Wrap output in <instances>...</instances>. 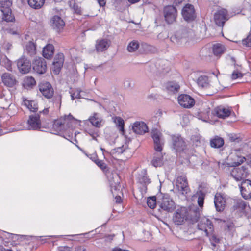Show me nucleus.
Here are the masks:
<instances>
[{"label": "nucleus", "instance_id": "obj_20", "mask_svg": "<svg viewBox=\"0 0 251 251\" xmlns=\"http://www.w3.org/2000/svg\"><path fill=\"white\" fill-rule=\"evenodd\" d=\"M64 61V56L63 53H59L55 56L53 62V72L55 74H58L60 72Z\"/></svg>", "mask_w": 251, "mask_h": 251}, {"label": "nucleus", "instance_id": "obj_27", "mask_svg": "<svg viewBox=\"0 0 251 251\" xmlns=\"http://www.w3.org/2000/svg\"><path fill=\"white\" fill-rule=\"evenodd\" d=\"M23 103L31 112H35L38 110V104L35 100H30L23 98Z\"/></svg>", "mask_w": 251, "mask_h": 251}, {"label": "nucleus", "instance_id": "obj_10", "mask_svg": "<svg viewBox=\"0 0 251 251\" xmlns=\"http://www.w3.org/2000/svg\"><path fill=\"white\" fill-rule=\"evenodd\" d=\"M176 185L178 190L183 195H186L190 192V188L186 176H179L176 179Z\"/></svg>", "mask_w": 251, "mask_h": 251}, {"label": "nucleus", "instance_id": "obj_8", "mask_svg": "<svg viewBox=\"0 0 251 251\" xmlns=\"http://www.w3.org/2000/svg\"><path fill=\"white\" fill-rule=\"evenodd\" d=\"M184 19L187 22H191L196 17L194 6L190 4H187L183 8L181 12Z\"/></svg>", "mask_w": 251, "mask_h": 251}, {"label": "nucleus", "instance_id": "obj_39", "mask_svg": "<svg viewBox=\"0 0 251 251\" xmlns=\"http://www.w3.org/2000/svg\"><path fill=\"white\" fill-rule=\"evenodd\" d=\"M166 88L168 91L171 92H177L180 88L179 85L174 82H170L167 83Z\"/></svg>", "mask_w": 251, "mask_h": 251}, {"label": "nucleus", "instance_id": "obj_13", "mask_svg": "<svg viewBox=\"0 0 251 251\" xmlns=\"http://www.w3.org/2000/svg\"><path fill=\"white\" fill-rule=\"evenodd\" d=\"M242 197L245 199L251 198V181L249 179L243 180L240 186Z\"/></svg>", "mask_w": 251, "mask_h": 251}, {"label": "nucleus", "instance_id": "obj_53", "mask_svg": "<svg viewBox=\"0 0 251 251\" xmlns=\"http://www.w3.org/2000/svg\"><path fill=\"white\" fill-rule=\"evenodd\" d=\"M58 251H72V249L68 246H61L58 248Z\"/></svg>", "mask_w": 251, "mask_h": 251}, {"label": "nucleus", "instance_id": "obj_63", "mask_svg": "<svg viewBox=\"0 0 251 251\" xmlns=\"http://www.w3.org/2000/svg\"><path fill=\"white\" fill-rule=\"evenodd\" d=\"M6 249L3 248V246H0V251H6Z\"/></svg>", "mask_w": 251, "mask_h": 251}, {"label": "nucleus", "instance_id": "obj_6", "mask_svg": "<svg viewBox=\"0 0 251 251\" xmlns=\"http://www.w3.org/2000/svg\"><path fill=\"white\" fill-rule=\"evenodd\" d=\"M188 212L186 207H181L178 209L173 216V220L174 223L180 225L187 219Z\"/></svg>", "mask_w": 251, "mask_h": 251}, {"label": "nucleus", "instance_id": "obj_64", "mask_svg": "<svg viewBox=\"0 0 251 251\" xmlns=\"http://www.w3.org/2000/svg\"><path fill=\"white\" fill-rule=\"evenodd\" d=\"M230 59H231V60L232 62L233 63L235 64V62H236V60H235V58L234 57H231Z\"/></svg>", "mask_w": 251, "mask_h": 251}, {"label": "nucleus", "instance_id": "obj_62", "mask_svg": "<svg viewBox=\"0 0 251 251\" xmlns=\"http://www.w3.org/2000/svg\"><path fill=\"white\" fill-rule=\"evenodd\" d=\"M194 211H196V217L198 216V215H200L199 209L198 208H196L194 210Z\"/></svg>", "mask_w": 251, "mask_h": 251}, {"label": "nucleus", "instance_id": "obj_18", "mask_svg": "<svg viewBox=\"0 0 251 251\" xmlns=\"http://www.w3.org/2000/svg\"><path fill=\"white\" fill-rule=\"evenodd\" d=\"M247 169L244 166L241 167L234 168L231 174L232 176L236 181H241L244 178L246 177Z\"/></svg>", "mask_w": 251, "mask_h": 251}, {"label": "nucleus", "instance_id": "obj_19", "mask_svg": "<svg viewBox=\"0 0 251 251\" xmlns=\"http://www.w3.org/2000/svg\"><path fill=\"white\" fill-rule=\"evenodd\" d=\"M51 27L57 32L62 29L65 26V22L59 16H54L50 20Z\"/></svg>", "mask_w": 251, "mask_h": 251}, {"label": "nucleus", "instance_id": "obj_45", "mask_svg": "<svg viewBox=\"0 0 251 251\" xmlns=\"http://www.w3.org/2000/svg\"><path fill=\"white\" fill-rule=\"evenodd\" d=\"M148 206L151 209H153L156 204V197L152 196L148 199L147 201Z\"/></svg>", "mask_w": 251, "mask_h": 251}, {"label": "nucleus", "instance_id": "obj_30", "mask_svg": "<svg viewBox=\"0 0 251 251\" xmlns=\"http://www.w3.org/2000/svg\"><path fill=\"white\" fill-rule=\"evenodd\" d=\"M137 179L140 183L144 185H147L150 183V180L147 176V172L145 170H143L138 174Z\"/></svg>", "mask_w": 251, "mask_h": 251}, {"label": "nucleus", "instance_id": "obj_14", "mask_svg": "<svg viewBox=\"0 0 251 251\" xmlns=\"http://www.w3.org/2000/svg\"><path fill=\"white\" fill-rule=\"evenodd\" d=\"M160 207L164 210L171 212L175 208V203L167 195H164L160 202Z\"/></svg>", "mask_w": 251, "mask_h": 251}, {"label": "nucleus", "instance_id": "obj_52", "mask_svg": "<svg viewBox=\"0 0 251 251\" xmlns=\"http://www.w3.org/2000/svg\"><path fill=\"white\" fill-rule=\"evenodd\" d=\"M72 8L74 10V12L77 14H81V8L78 6V5L75 3L74 4L72 7Z\"/></svg>", "mask_w": 251, "mask_h": 251}, {"label": "nucleus", "instance_id": "obj_58", "mask_svg": "<svg viewBox=\"0 0 251 251\" xmlns=\"http://www.w3.org/2000/svg\"><path fill=\"white\" fill-rule=\"evenodd\" d=\"M115 199L116 202L117 203H120L121 202L122 200H121V198L120 196H117L115 197Z\"/></svg>", "mask_w": 251, "mask_h": 251}, {"label": "nucleus", "instance_id": "obj_7", "mask_svg": "<svg viewBox=\"0 0 251 251\" xmlns=\"http://www.w3.org/2000/svg\"><path fill=\"white\" fill-rule=\"evenodd\" d=\"M163 12L165 20L168 24H172L176 20L177 11L174 6L165 7Z\"/></svg>", "mask_w": 251, "mask_h": 251}, {"label": "nucleus", "instance_id": "obj_46", "mask_svg": "<svg viewBox=\"0 0 251 251\" xmlns=\"http://www.w3.org/2000/svg\"><path fill=\"white\" fill-rule=\"evenodd\" d=\"M116 125L119 126V129L121 131H124V120L121 117H116L115 120Z\"/></svg>", "mask_w": 251, "mask_h": 251}, {"label": "nucleus", "instance_id": "obj_44", "mask_svg": "<svg viewBox=\"0 0 251 251\" xmlns=\"http://www.w3.org/2000/svg\"><path fill=\"white\" fill-rule=\"evenodd\" d=\"M191 140L194 144L196 146H200L202 142V138L200 135H193Z\"/></svg>", "mask_w": 251, "mask_h": 251}, {"label": "nucleus", "instance_id": "obj_49", "mask_svg": "<svg viewBox=\"0 0 251 251\" xmlns=\"http://www.w3.org/2000/svg\"><path fill=\"white\" fill-rule=\"evenodd\" d=\"M242 44L246 46H251V33L242 40Z\"/></svg>", "mask_w": 251, "mask_h": 251}, {"label": "nucleus", "instance_id": "obj_32", "mask_svg": "<svg viewBox=\"0 0 251 251\" xmlns=\"http://www.w3.org/2000/svg\"><path fill=\"white\" fill-rule=\"evenodd\" d=\"M224 144V139L218 136H216L210 140V145L212 148H219L222 147Z\"/></svg>", "mask_w": 251, "mask_h": 251}, {"label": "nucleus", "instance_id": "obj_25", "mask_svg": "<svg viewBox=\"0 0 251 251\" xmlns=\"http://www.w3.org/2000/svg\"><path fill=\"white\" fill-rule=\"evenodd\" d=\"M89 121L96 127L100 128L102 126L103 119L98 113H94L93 116L89 118Z\"/></svg>", "mask_w": 251, "mask_h": 251}, {"label": "nucleus", "instance_id": "obj_36", "mask_svg": "<svg viewBox=\"0 0 251 251\" xmlns=\"http://www.w3.org/2000/svg\"><path fill=\"white\" fill-rule=\"evenodd\" d=\"M198 85L202 88H207L210 85L208 77L206 76H201L197 80Z\"/></svg>", "mask_w": 251, "mask_h": 251}, {"label": "nucleus", "instance_id": "obj_54", "mask_svg": "<svg viewBox=\"0 0 251 251\" xmlns=\"http://www.w3.org/2000/svg\"><path fill=\"white\" fill-rule=\"evenodd\" d=\"M88 133L92 137L93 139L97 140V137L98 136L97 132L89 131Z\"/></svg>", "mask_w": 251, "mask_h": 251}, {"label": "nucleus", "instance_id": "obj_9", "mask_svg": "<svg viewBox=\"0 0 251 251\" xmlns=\"http://www.w3.org/2000/svg\"><path fill=\"white\" fill-rule=\"evenodd\" d=\"M199 230L203 231L206 236H208L209 234L213 231V225L210 220L206 217H203L198 224Z\"/></svg>", "mask_w": 251, "mask_h": 251}, {"label": "nucleus", "instance_id": "obj_24", "mask_svg": "<svg viewBox=\"0 0 251 251\" xmlns=\"http://www.w3.org/2000/svg\"><path fill=\"white\" fill-rule=\"evenodd\" d=\"M214 112L219 118L224 119L230 115L231 111L228 108L220 106L214 109Z\"/></svg>", "mask_w": 251, "mask_h": 251}, {"label": "nucleus", "instance_id": "obj_47", "mask_svg": "<svg viewBox=\"0 0 251 251\" xmlns=\"http://www.w3.org/2000/svg\"><path fill=\"white\" fill-rule=\"evenodd\" d=\"M95 163L102 170H105L106 169V165L103 161L98 159L94 160Z\"/></svg>", "mask_w": 251, "mask_h": 251}, {"label": "nucleus", "instance_id": "obj_60", "mask_svg": "<svg viewBox=\"0 0 251 251\" xmlns=\"http://www.w3.org/2000/svg\"><path fill=\"white\" fill-rule=\"evenodd\" d=\"M40 113H41V112H40ZM42 113L45 114H47L48 113H49V109L48 108H45L42 111Z\"/></svg>", "mask_w": 251, "mask_h": 251}, {"label": "nucleus", "instance_id": "obj_48", "mask_svg": "<svg viewBox=\"0 0 251 251\" xmlns=\"http://www.w3.org/2000/svg\"><path fill=\"white\" fill-rule=\"evenodd\" d=\"M210 240L212 246L215 247L216 244L220 242V239L215 235H212L210 237Z\"/></svg>", "mask_w": 251, "mask_h": 251}, {"label": "nucleus", "instance_id": "obj_34", "mask_svg": "<svg viewBox=\"0 0 251 251\" xmlns=\"http://www.w3.org/2000/svg\"><path fill=\"white\" fill-rule=\"evenodd\" d=\"M225 47L221 44H216L213 46V52L215 56L221 55L225 51Z\"/></svg>", "mask_w": 251, "mask_h": 251}, {"label": "nucleus", "instance_id": "obj_2", "mask_svg": "<svg viewBox=\"0 0 251 251\" xmlns=\"http://www.w3.org/2000/svg\"><path fill=\"white\" fill-rule=\"evenodd\" d=\"M229 18L228 11L224 8L217 10L214 15V21L215 24L220 27H223L225 22Z\"/></svg>", "mask_w": 251, "mask_h": 251}, {"label": "nucleus", "instance_id": "obj_16", "mask_svg": "<svg viewBox=\"0 0 251 251\" xmlns=\"http://www.w3.org/2000/svg\"><path fill=\"white\" fill-rule=\"evenodd\" d=\"M187 37V31L183 29L177 31L174 35L171 37L170 39L174 43L179 44L186 41Z\"/></svg>", "mask_w": 251, "mask_h": 251}, {"label": "nucleus", "instance_id": "obj_11", "mask_svg": "<svg viewBox=\"0 0 251 251\" xmlns=\"http://www.w3.org/2000/svg\"><path fill=\"white\" fill-rule=\"evenodd\" d=\"M39 89L43 96L47 99L52 98L54 90L51 85L48 82H42L39 84Z\"/></svg>", "mask_w": 251, "mask_h": 251}, {"label": "nucleus", "instance_id": "obj_56", "mask_svg": "<svg viewBox=\"0 0 251 251\" xmlns=\"http://www.w3.org/2000/svg\"><path fill=\"white\" fill-rule=\"evenodd\" d=\"M100 6H104L106 3V0H97Z\"/></svg>", "mask_w": 251, "mask_h": 251}, {"label": "nucleus", "instance_id": "obj_12", "mask_svg": "<svg viewBox=\"0 0 251 251\" xmlns=\"http://www.w3.org/2000/svg\"><path fill=\"white\" fill-rule=\"evenodd\" d=\"M178 103L185 108H190L192 107L195 103L194 99L187 94H181L178 97Z\"/></svg>", "mask_w": 251, "mask_h": 251}, {"label": "nucleus", "instance_id": "obj_3", "mask_svg": "<svg viewBox=\"0 0 251 251\" xmlns=\"http://www.w3.org/2000/svg\"><path fill=\"white\" fill-rule=\"evenodd\" d=\"M151 136L153 140L154 150L156 152H161L164 145V139L162 133L154 129L152 131Z\"/></svg>", "mask_w": 251, "mask_h": 251}, {"label": "nucleus", "instance_id": "obj_21", "mask_svg": "<svg viewBox=\"0 0 251 251\" xmlns=\"http://www.w3.org/2000/svg\"><path fill=\"white\" fill-rule=\"evenodd\" d=\"M133 131L137 134L142 135L148 131V128L146 124L143 122H136L132 126Z\"/></svg>", "mask_w": 251, "mask_h": 251}, {"label": "nucleus", "instance_id": "obj_37", "mask_svg": "<svg viewBox=\"0 0 251 251\" xmlns=\"http://www.w3.org/2000/svg\"><path fill=\"white\" fill-rule=\"evenodd\" d=\"M25 51L30 56L35 55L36 53V50L34 43L32 42H28L26 45Z\"/></svg>", "mask_w": 251, "mask_h": 251}, {"label": "nucleus", "instance_id": "obj_42", "mask_svg": "<svg viewBox=\"0 0 251 251\" xmlns=\"http://www.w3.org/2000/svg\"><path fill=\"white\" fill-rule=\"evenodd\" d=\"M139 47V43L137 41L130 42L127 46V50L130 52L135 51Z\"/></svg>", "mask_w": 251, "mask_h": 251}, {"label": "nucleus", "instance_id": "obj_33", "mask_svg": "<svg viewBox=\"0 0 251 251\" xmlns=\"http://www.w3.org/2000/svg\"><path fill=\"white\" fill-rule=\"evenodd\" d=\"M28 5L32 8L39 9L44 5L45 0H27Z\"/></svg>", "mask_w": 251, "mask_h": 251}, {"label": "nucleus", "instance_id": "obj_26", "mask_svg": "<svg viewBox=\"0 0 251 251\" xmlns=\"http://www.w3.org/2000/svg\"><path fill=\"white\" fill-rule=\"evenodd\" d=\"M2 80L4 85L8 87H12L16 83L15 78L9 73H4L2 75Z\"/></svg>", "mask_w": 251, "mask_h": 251}, {"label": "nucleus", "instance_id": "obj_29", "mask_svg": "<svg viewBox=\"0 0 251 251\" xmlns=\"http://www.w3.org/2000/svg\"><path fill=\"white\" fill-rule=\"evenodd\" d=\"M151 163L155 167L161 166L163 164V155L161 151L154 153Z\"/></svg>", "mask_w": 251, "mask_h": 251}, {"label": "nucleus", "instance_id": "obj_31", "mask_svg": "<svg viewBox=\"0 0 251 251\" xmlns=\"http://www.w3.org/2000/svg\"><path fill=\"white\" fill-rule=\"evenodd\" d=\"M35 84L36 81L32 76H26L23 80V85L27 89L32 88Z\"/></svg>", "mask_w": 251, "mask_h": 251}, {"label": "nucleus", "instance_id": "obj_38", "mask_svg": "<svg viewBox=\"0 0 251 251\" xmlns=\"http://www.w3.org/2000/svg\"><path fill=\"white\" fill-rule=\"evenodd\" d=\"M60 118L62 120L65 127H69L71 125L72 122L75 121V119L70 114L67 115H65L63 117H61Z\"/></svg>", "mask_w": 251, "mask_h": 251}, {"label": "nucleus", "instance_id": "obj_35", "mask_svg": "<svg viewBox=\"0 0 251 251\" xmlns=\"http://www.w3.org/2000/svg\"><path fill=\"white\" fill-rule=\"evenodd\" d=\"M246 207V203L242 200L237 199L234 200V204L233 205L234 210L242 211L245 209Z\"/></svg>", "mask_w": 251, "mask_h": 251}, {"label": "nucleus", "instance_id": "obj_1", "mask_svg": "<svg viewBox=\"0 0 251 251\" xmlns=\"http://www.w3.org/2000/svg\"><path fill=\"white\" fill-rule=\"evenodd\" d=\"M11 4L9 0H0V11L2 14V19L6 22H12L14 19L10 9Z\"/></svg>", "mask_w": 251, "mask_h": 251}, {"label": "nucleus", "instance_id": "obj_22", "mask_svg": "<svg viewBox=\"0 0 251 251\" xmlns=\"http://www.w3.org/2000/svg\"><path fill=\"white\" fill-rule=\"evenodd\" d=\"M214 204L217 211H223L225 208L226 200L220 194L217 193L215 196Z\"/></svg>", "mask_w": 251, "mask_h": 251}, {"label": "nucleus", "instance_id": "obj_40", "mask_svg": "<svg viewBox=\"0 0 251 251\" xmlns=\"http://www.w3.org/2000/svg\"><path fill=\"white\" fill-rule=\"evenodd\" d=\"M141 48L145 53H153L156 51L154 47L145 43L141 44Z\"/></svg>", "mask_w": 251, "mask_h": 251}, {"label": "nucleus", "instance_id": "obj_28", "mask_svg": "<svg viewBox=\"0 0 251 251\" xmlns=\"http://www.w3.org/2000/svg\"><path fill=\"white\" fill-rule=\"evenodd\" d=\"M54 51V46L52 44H47L46 46L43 48V55L45 58L50 59L52 56Z\"/></svg>", "mask_w": 251, "mask_h": 251}, {"label": "nucleus", "instance_id": "obj_50", "mask_svg": "<svg viewBox=\"0 0 251 251\" xmlns=\"http://www.w3.org/2000/svg\"><path fill=\"white\" fill-rule=\"evenodd\" d=\"M71 97L72 100H74L75 99L81 98L80 91L77 90L74 93H71Z\"/></svg>", "mask_w": 251, "mask_h": 251}, {"label": "nucleus", "instance_id": "obj_23", "mask_svg": "<svg viewBox=\"0 0 251 251\" xmlns=\"http://www.w3.org/2000/svg\"><path fill=\"white\" fill-rule=\"evenodd\" d=\"M110 41L106 39L98 40L95 44L97 52H102L107 50L110 45Z\"/></svg>", "mask_w": 251, "mask_h": 251}, {"label": "nucleus", "instance_id": "obj_41", "mask_svg": "<svg viewBox=\"0 0 251 251\" xmlns=\"http://www.w3.org/2000/svg\"><path fill=\"white\" fill-rule=\"evenodd\" d=\"M53 128L57 131H61L65 129V126L60 118L55 120L53 124Z\"/></svg>", "mask_w": 251, "mask_h": 251}, {"label": "nucleus", "instance_id": "obj_4", "mask_svg": "<svg viewBox=\"0 0 251 251\" xmlns=\"http://www.w3.org/2000/svg\"><path fill=\"white\" fill-rule=\"evenodd\" d=\"M27 129L28 130H40L41 122L40 119V115L38 114H32L29 116L26 122Z\"/></svg>", "mask_w": 251, "mask_h": 251}, {"label": "nucleus", "instance_id": "obj_57", "mask_svg": "<svg viewBox=\"0 0 251 251\" xmlns=\"http://www.w3.org/2000/svg\"><path fill=\"white\" fill-rule=\"evenodd\" d=\"M7 65L6 66V67L7 68V69L8 70H11L12 68H11V62L10 61H9L8 59H7Z\"/></svg>", "mask_w": 251, "mask_h": 251}, {"label": "nucleus", "instance_id": "obj_51", "mask_svg": "<svg viewBox=\"0 0 251 251\" xmlns=\"http://www.w3.org/2000/svg\"><path fill=\"white\" fill-rule=\"evenodd\" d=\"M242 74L237 71H234L231 75V78L232 79H236L238 78L242 77Z\"/></svg>", "mask_w": 251, "mask_h": 251}, {"label": "nucleus", "instance_id": "obj_55", "mask_svg": "<svg viewBox=\"0 0 251 251\" xmlns=\"http://www.w3.org/2000/svg\"><path fill=\"white\" fill-rule=\"evenodd\" d=\"M75 251H87L86 249L82 246H79L76 247L75 249Z\"/></svg>", "mask_w": 251, "mask_h": 251}, {"label": "nucleus", "instance_id": "obj_17", "mask_svg": "<svg viewBox=\"0 0 251 251\" xmlns=\"http://www.w3.org/2000/svg\"><path fill=\"white\" fill-rule=\"evenodd\" d=\"M33 69L38 74L45 73L47 69L46 61L41 58L36 59L33 64Z\"/></svg>", "mask_w": 251, "mask_h": 251}, {"label": "nucleus", "instance_id": "obj_15", "mask_svg": "<svg viewBox=\"0 0 251 251\" xmlns=\"http://www.w3.org/2000/svg\"><path fill=\"white\" fill-rule=\"evenodd\" d=\"M17 67L20 73H27L31 69L30 61L25 57H23L17 61Z\"/></svg>", "mask_w": 251, "mask_h": 251}, {"label": "nucleus", "instance_id": "obj_5", "mask_svg": "<svg viewBox=\"0 0 251 251\" xmlns=\"http://www.w3.org/2000/svg\"><path fill=\"white\" fill-rule=\"evenodd\" d=\"M172 147L177 152H180L186 148V143L180 135H172Z\"/></svg>", "mask_w": 251, "mask_h": 251}, {"label": "nucleus", "instance_id": "obj_61", "mask_svg": "<svg viewBox=\"0 0 251 251\" xmlns=\"http://www.w3.org/2000/svg\"><path fill=\"white\" fill-rule=\"evenodd\" d=\"M128 1L132 3V4H133V3H136V2H138V1H140V0H128Z\"/></svg>", "mask_w": 251, "mask_h": 251}, {"label": "nucleus", "instance_id": "obj_59", "mask_svg": "<svg viewBox=\"0 0 251 251\" xmlns=\"http://www.w3.org/2000/svg\"><path fill=\"white\" fill-rule=\"evenodd\" d=\"M183 0H175L174 2V4L176 5L177 4H179L182 2Z\"/></svg>", "mask_w": 251, "mask_h": 251}, {"label": "nucleus", "instance_id": "obj_43", "mask_svg": "<svg viewBox=\"0 0 251 251\" xmlns=\"http://www.w3.org/2000/svg\"><path fill=\"white\" fill-rule=\"evenodd\" d=\"M197 194L198 195V205L201 208H202L203 206L204 200L205 198V194L201 190L199 191Z\"/></svg>", "mask_w": 251, "mask_h": 251}]
</instances>
